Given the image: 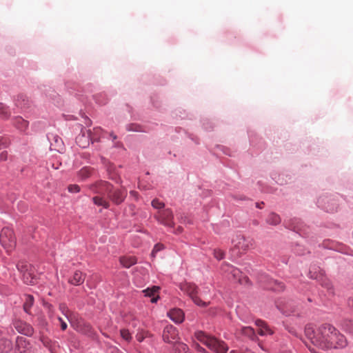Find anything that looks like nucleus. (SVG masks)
<instances>
[{
	"mask_svg": "<svg viewBox=\"0 0 353 353\" xmlns=\"http://www.w3.org/2000/svg\"><path fill=\"white\" fill-rule=\"evenodd\" d=\"M334 327L330 324H323L318 327L308 324L305 328V334L310 342L323 350H327L328 345H331V339L334 335Z\"/></svg>",
	"mask_w": 353,
	"mask_h": 353,
	"instance_id": "f257e3e1",
	"label": "nucleus"
},
{
	"mask_svg": "<svg viewBox=\"0 0 353 353\" xmlns=\"http://www.w3.org/2000/svg\"><path fill=\"white\" fill-rule=\"evenodd\" d=\"M195 337L214 353H227L228 350V345L223 341L208 336L202 331L196 332Z\"/></svg>",
	"mask_w": 353,
	"mask_h": 353,
	"instance_id": "f03ea898",
	"label": "nucleus"
},
{
	"mask_svg": "<svg viewBox=\"0 0 353 353\" xmlns=\"http://www.w3.org/2000/svg\"><path fill=\"white\" fill-rule=\"evenodd\" d=\"M97 193L107 194V196L116 204L121 203L126 196L123 190H112V185L106 181H101L97 185Z\"/></svg>",
	"mask_w": 353,
	"mask_h": 353,
	"instance_id": "7ed1b4c3",
	"label": "nucleus"
},
{
	"mask_svg": "<svg viewBox=\"0 0 353 353\" xmlns=\"http://www.w3.org/2000/svg\"><path fill=\"white\" fill-rule=\"evenodd\" d=\"M222 271L228 274V275H231L230 279H232L234 281H236L241 285H249L250 279L248 277L245 276H242V272L236 268L232 266V265L223 263L221 265Z\"/></svg>",
	"mask_w": 353,
	"mask_h": 353,
	"instance_id": "20e7f679",
	"label": "nucleus"
},
{
	"mask_svg": "<svg viewBox=\"0 0 353 353\" xmlns=\"http://www.w3.org/2000/svg\"><path fill=\"white\" fill-rule=\"evenodd\" d=\"M179 288L181 291L187 294L194 301L195 304L199 306H207L208 303L201 301L198 296V288L194 283H182L180 284Z\"/></svg>",
	"mask_w": 353,
	"mask_h": 353,
	"instance_id": "39448f33",
	"label": "nucleus"
},
{
	"mask_svg": "<svg viewBox=\"0 0 353 353\" xmlns=\"http://www.w3.org/2000/svg\"><path fill=\"white\" fill-rule=\"evenodd\" d=\"M0 243L7 252L11 251L16 245L13 230L8 228H3L0 234Z\"/></svg>",
	"mask_w": 353,
	"mask_h": 353,
	"instance_id": "423d86ee",
	"label": "nucleus"
},
{
	"mask_svg": "<svg viewBox=\"0 0 353 353\" xmlns=\"http://www.w3.org/2000/svg\"><path fill=\"white\" fill-rule=\"evenodd\" d=\"M91 142L98 141V138L92 135L90 129H82L81 133L76 137V143L81 148L88 147Z\"/></svg>",
	"mask_w": 353,
	"mask_h": 353,
	"instance_id": "0eeeda50",
	"label": "nucleus"
},
{
	"mask_svg": "<svg viewBox=\"0 0 353 353\" xmlns=\"http://www.w3.org/2000/svg\"><path fill=\"white\" fill-rule=\"evenodd\" d=\"M154 217L160 223L165 226L172 227L174 225L173 214L170 209L159 211Z\"/></svg>",
	"mask_w": 353,
	"mask_h": 353,
	"instance_id": "6e6552de",
	"label": "nucleus"
},
{
	"mask_svg": "<svg viewBox=\"0 0 353 353\" xmlns=\"http://www.w3.org/2000/svg\"><path fill=\"white\" fill-rule=\"evenodd\" d=\"M332 335H334V336H332L330 341H332L331 345L327 346V349H332V348H343L346 347L347 345V340L342 334H341L335 327L334 331L332 332Z\"/></svg>",
	"mask_w": 353,
	"mask_h": 353,
	"instance_id": "1a4fd4ad",
	"label": "nucleus"
},
{
	"mask_svg": "<svg viewBox=\"0 0 353 353\" xmlns=\"http://www.w3.org/2000/svg\"><path fill=\"white\" fill-rule=\"evenodd\" d=\"M16 353H34V350L29 341L23 336H18L16 341Z\"/></svg>",
	"mask_w": 353,
	"mask_h": 353,
	"instance_id": "9d476101",
	"label": "nucleus"
},
{
	"mask_svg": "<svg viewBox=\"0 0 353 353\" xmlns=\"http://www.w3.org/2000/svg\"><path fill=\"white\" fill-rule=\"evenodd\" d=\"M178 335L176 328L172 325H168L164 327L162 337L165 342L172 343L178 339Z\"/></svg>",
	"mask_w": 353,
	"mask_h": 353,
	"instance_id": "9b49d317",
	"label": "nucleus"
},
{
	"mask_svg": "<svg viewBox=\"0 0 353 353\" xmlns=\"http://www.w3.org/2000/svg\"><path fill=\"white\" fill-rule=\"evenodd\" d=\"M234 247L241 251H246L253 246L252 240L245 239L243 236H237L232 240Z\"/></svg>",
	"mask_w": 353,
	"mask_h": 353,
	"instance_id": "f8f14e48",
	"label": "nucleus"
},
{
	"mask_svg": "<svg viewBox=\"0 0 353 353\" xmlns=\"http://www.w3.org/2000/svg\"><path fill=\"white\" fill-rule=\"evenodd\" d=\"M13 326L18 332L26 336H31L34 332L32 327L21 320L14 321Z\"/></svg>",
	"mask_w": 353,
	"mask_h": 353,
	"instance_id": "ddd939ff",
	"label": "nucleus"
},
{
	"mask_svg": "<svg viewBox=\"0 0 353 353\" xmlns=\"http://www.w3.org/2000/svg\"><path fill=\"white\" fill-rule=\"evenodd\" d=\"M310 276L312 279L318 280L321 285L326 288L328 290H332V285L330 282L325 277L323 271L320 270L319 273L316 274V272L310 270Z\"/></svg>",
	"mask_w": 353,
	"mask_h": 353,
	"instance_id": "4468645a",
	"label": "nucleus"
},
{
	"mask_svg": "<svg viewBox=\"0 0 353 353\" xmlns=\"http://www.w3.org/2000/svg\"><path fill=\"white\" fill-rule=\"evenodd\" d=\"M168 316L175 323H181L184 321L185 314L182 310L173 308L168 312Z\"/></svg>",
	"mask_w": 353,
	"mask_h": 353,
	"instance_id": "2eb2a0df",
	"label": "nucleus"
},
{
	"mask_svg": "<svg viewBox=\"0 0 353 353\" xmlns=\"http://www.w3.org/2000/svg\"><path fill=\"white\" fill-rule=\"evenodd\" d=\"M256 325L259 327L258 333L261 336H267L273 334V330L262 320H256Z\"/></svg>",
	"mask_w": 353,
	"mask_h": 353,
	"instance_id": "dca6fc26",
	"label": "nucleus"
},
{
	"mask_svg": "<svg viewBox=\"0 0 353 353\" xmlns=\"http://www.w3.org/2000/svg\"><path fill=\"white\" fill-rule=\"evenodd\" d=\"M159 290L157 286H153L152 288H147L142 291L145 296L151 297V302L156 303L159 299V296L156 295Z\"/></svg>",
	"mask_w": 353,
	"mask_h": 353,
	"instance_id": "f3484780",
	"label": "nucleus"
},
{
	"mask_svg": "<svg viewBox=\"0 0 353 353\" xmlns=\"http://www.w3.org/2000/svg\"><path fill=\"white\" fill-rule=\"evenodd\" d=\"M12 349V343L11 341L6 337H2L0 339V352L8 353Z\"/></svg>",
	"mask_w": 353,
	"mask_h": 353,
	"instance_id": "a211bd4d",
	"label": "nucleus"
},
{
	"mask_svg": "<svg viewBox=\"0 0 353 353\" xmlns=\"http://www.w3.org/2000/svg\"><path fill=\"white\" fill-rule=\"evenodd\" d=\"M85 281V276L81 272L76 271L72 277L69 280V283L74 285H79Z\"/></svg>",
	"mask_w": 353,
	"mask_h": 353,
	"instance_id": "6ab92c4d",
	"label": "nucleus"
},
{
	"mask_svg": "<svg viewBox=\"0 0 353 353\" xmlns=\"http://www.w3.org/2000/svg\"><path fill=\"white\" fill-rule=\"evenodd\" d=\"M99 196H96L93 197L92 200L95 205L103 206L104 208H109V202L104 198L105 195L107 194H99Z\"/></svg>",
	"mask_w": 353,
	"mask_h": 353,
	"instance_id": "aec40b11",
	"label": "nucleus"
},
{
	"mask_svg": "<svg viewBox=\"0 0 353 353\" xmlns=\"http://www.w3.org/2000/svg\"><path fill=\"white\" fill-rule=\"evenodd\" d=\"M14 125L21 131H24L28 128V121L24 120L22 117H17L14 118Z\"/></svg>",
	"mask_w": 353,
	"mask_h": 353,
	"instance_id": "412c9836",
	"label": "nucleus"
},
{
	"mask_svg": "<svg viewBox=\"0 0 353 353\" xmlns=\"http://www.w3.org/2000/svg\"><path fill=\"white\" fill-rule=\"evenodd\" d=\"M239 332L252 340H255L256 339V336L255 334L254 330L251 327H243L240 329Z\"/></svg>",
	"mask_w": 353,
	"mask_h": 353,
	"instance_id": "4be33fe9",
	"label": "nucleus"
},
{
	"mask_svg": "<svg viewBox=\"0 0 353 353\" xmlns=\"http://www.w3.org/2000/svg\"><path fill=\"white\" fill-rule=\"evenodd\" d=\"M121 264L125 268H130L137 263V259L134 256H123L120 258Z\"/></svg>",
	"mask_w": 353,
	"mask_h": 353,
	"instance_id": "5701e85b",
	"label": "nucleus"
},
{
	"mask_svg": "<svg viewBox=\"0 0 353 353\" xmlns=\"http://www.w3.org/2000/svg\"><path fill=\"white\" fill-rule=\"evenodd\" d=\"M60 312L66 317V319L71 321L72 312L69 310L65 303H60L59 306Z\"/></svg>",
	"mask_w": 353,
	"mask_h": 353,
	"instance_id": "b1692460",
	"label": "nucleus"
},
{
	"mask_svg": "<svg viewBox=\"0 0 353 353\" xmlns=\"http://www.w3.org/2000/svg\"><path fill=\"white\" fill-rule=\"evenodd\" d=\"M34 303V297L32 295H25L23 309L26 313H30V309Z\"/></svg>",
	"mask_w": 353,
	"mask_h": 353,
	"instance_id": "393cba45",
	"label": "nucleus"
},
{
	"mask_svg": "<svg viewBox=\"0 0 353 353\" xmlns=\"http://www.w3.org/2000/svg\"><path fill=\"white\" fill-rule=\"evenodd\" d=\"M281 218L279 216V215H278L276 213H274V212H272L270 213L268 218H267V223L270 224V225H276L278 224H279L281 223Z\"/></svg>",
	"mask_w": 353,
	"mask_h": 353,
	"instance_id": "a878e982",
	"label": "nucleus"
},
{
	"mask_svg": "<svg viewBox=\"0 0 353 353\" xmlns=\"http://www.w3.org/2000/svg\"><path fill=\"white\" fill-rule=\"evenodd\" d=\"M94 170L91 168L84 167L79 172V176L81 179H85L90 177L92 174Z\"/></svg>",
	"mask_w": 353,
	"mask_h": 353,
	"instance_id": "bb28decb",
	"label": "nucleus"
},
{
	"mask_svg": "<svg viewBox=\"0 0 353 353\" xmlns=\"http://www.w3.org/2000/svg\"><path fill=\"white\" fill-rule=\"evenodd\" d=\"M22 279L23 282L26 284L32 285L34 283V278L32 275L31 270H28L27 272H24L23 274H22Z\"/></svg>",
	"mask_w": 353,
	"mask_h": 353,
	"instance_id": "cd10ccee",
	"label": "nucleus"
},
{
	"mask_svg": "<svg viewBox=\"0 0 353 353\" xmlns=\"http://www.w3.org/2000/svg\"><path fill=\"white\" fill-rule=\"evenodd\" d=\"M17 268L22 274H23L24 272H28V270L32 268L31 265L26 261L19 262L17 265Z\"/></svg>",
	"mask_w": 353,
	"mask_h": 353,
	"instance_id": "c85d7f7f",
	"label": "nucleus"
},
{
	"mask_svg": "<svg viewBox=\"0 0 353 353\" xmlns=\"http://www.w3.org/2000/svg\"><path fill=\"white\" fill-rule=\"evenodd\" d=\"M267 288L274 291H280L284 289V285L277 281H271L270 286H268Z\"/></svg>",
	"mask_w": 353,
	"mask_h": 353,
	"instance_id": "c756f323",
	"label": "nucleus"
},
{
	"mask_svg": "<svg viewBox=\"0 0 353 353\" xmlns=\"http://www.w3.org/2000/svg\"><path fill=\"white\" fill-rule=\"evenodd\" d=\"M176 353H190L188 345L183 343H177L175 346Z\"/></svg>",
	"mask_w": 353,
	"mask_h": 353,
	"instance_id": "7c9ffc66",
	"label": "nucleus"
},
{
	"mask_svg": "<svg viewBox=\"0 0 353 353\" xmlns=\"http://www.w3.org/2000/svg\"><path fill=\"white\" fill-rule=\"evenodd\" d=\"M10 115L8 107L2 103H0V116L3 119H8Z\"/></svg>",
	"mask_w": 353,
	"mask_h": 353,
	"instance_id": "2f4dec72",
	"label": "nucleus"
},
{
	"mask_svg": "<svg viewBox=\"0 0 353 353\" xmlns=\"http://www.w3.org/2000/svg\"><path fill=\"white\" fill-rule=\"evenodd\" d=\"M120 334L122 339L128 342H130L132 339L131 334L127 329H121L120 330Z\"/></svg>",
	"mask_w": 353,
	"mask_h": 353,
	"instance_id": "473e14b6",
	"label": "nucleus"
},
{
	"mask_svg": "<svg viewBox=\"0 0 353 353\" xmlns=\"http://www.w3.org/2000/svg\"><path fill=\"white\" fill-rule=\"evenodd\" d=\"M152 205L154 208L161 209L164 207V203L159 201L158 199H155L152 201Z\"/></svg>",
	"mask_w": 353,
	"mask_h": 353,
	"instance_id": "72a5a7b5",
	"label": "nucleus"
},
{
	"mask_svg": "<svg viewBox=\"0 0 353 353\" xmlns=\"http://www.w3.org/2000/svg\"><path fill=\"white\" fill-rule=\"evenodd\" d=\"M91 130H92V135L94 136L95 137H97L98 138V141H99V139H100V136H101V132H102L101 128L97 127V128H94Z\"/></svg>",
	"mask_w": 353,
	"mask_h": 353,
	"instance_id": "f704fd0d",
	"label": "nucleus"
},
{
	"mask_svg": "<svg viewBox=\"0 0 353 353\" xmlns=\"http://www.w3.org/2000/svg\"><path fill=\"white\" fill-rule=\"evenodd\" d=\"M163 248H164V246L163 244H160V243L156 244L152 250V256H154L157 252H158L160 250H162Z\"/></svg>",
	"mask_w": 353,
	"mask_h": 353,
	"instance_id": "c9c22d12",
	"label": "nucleus"
},
{
	"mask_svg": "<svg viewBox=\"0 0 353 353\" xmlns=\"http://www.w3.org/2000/svg\"><path fill=\"white\" fill-rule=\"evenodd\" d=\"M224 255H225L224 252L221 250H214V256L218 260H221V259H223Z\"/></svg>",
	"mask_w": 353,
	"mask_h": 353,
	"instance_id": "e433bc0d",
	"label": "nucleus"
},
{
	"mask_svg": "<svg viewBox=\"0 0 353 353\" xmlns=\"http://www.w3.org/2000/svg\"><path fill=\"white\" fill-rule=\"evenodd\" d=\"M68 191L72 193L79 192L80 187L78 185H70L68 186Z\"/></svg>",
	"mask_w": 353,
	"mask_h": 353,
	"instance_id": "4c0bfd02",
	"label": "nucleus"
},
{
	"mask_svg": "<svg viewBox=\"0 0 353 353\" xmlns=\"http://www.w3.org/2000/svg\"><path fill=\"white\" fill-rule=\"evenodd\" d=\"M44 307L48 310L49 316H50V317H51L54 313L53 306L48 303H44Z\"/></svg>",
	"mask_w": 353,
	"mask_h": 353,
	"instance_id": "58836bf2",
	"label": "nucleus"
},
{
	"mask_svg": "<svg viewBox=\"0 0 353 353\" xmlns=\"http://www.w3.org/2000/svg\"><path fill=\"white\" fill-rule=\"evenodd\" d=\"M139 128H140V127L136 124H131L128 127V130L137 131V132L141 131V130Z\"/></svg>",
	"mask_w": 353,
	"mask_h": 353,
	"instance_id": "ea45409f",
	"label": "nucleus"
},
{
	"mask_svg": "<svg viewBox=\"0 0 353 353\" xmlns=\"http://www.w3.org/2000/svg\"><path fill=\"white\" fill-rule=\"evenodd\" d=\"M8 159V152L6 151H3L0 154V161H5Z\"/></svg>",
	"mask_w": 353,
	"mask_h": 353,
	"instance_id": "a19ab883",
	"label": "nucleus"
},
{
	"mask_svg": "<svg viewBox=\"0 0 353 353\" xmlns=\"http://www.w3.org/2000/svg\"><path fill=\"white\" fill-rule=\"evenodd\" d=\"M195 348L196 349V350L198 352H200L201 353H207L206 350L203 347L199 345V344L195 345Z\"/></svg>",
	"mask_w": 353,
	"mask_h": 353,
	"instance_id": "79ce46f5",
	"label": "nucleus"
},
{
	"mask_svg": "<svg viewBox=\"0 0 353 353\" xmlns=\"http://www.w3.org/2000/svg\"><path fill=\"white\" fill-rule=\"evenodd\" d=\"M347 331H348L350 333L352 334H353V323H350V324H348L347 325V328H346Z\"/></svg>",
	"mask_w": 353,
	"mask_h": 353,
	"instance_id": "37998d69",
	"label": "nucleus"
},
{
	"mask_svg": "<svg viewBox=\"0 0 353 353\" xmlns=\"http://www.w3.org/2000/svg\"><path fill=\"white\" fill-rule=\"evenodd\" d=\"M60 325H61V329L63 331L65 330L68 327L67 323L65 321H61V323H60Z\"/></svg>",
	"mask_w": 353,
	"mask_h": 353,
	"instance_id": "c03bdc74",
	"label": "nucleus"
},
{
	"mask_svg": "<svg viewBox=\"0 0 353 353\" xmlns=\"http://www.w3.org/2000/svg\"><path fill=\"white\" fill-rule=\"evenodd\" d=\"M136 337L139 342H141L144 339L145 336L142 333H139L137 334Z\"/></svg>",
	"mask_w": 353,
	"mask_h": 353,
	"instance_id": "a18cd8bd",
	"label": "nucleus"
},
{
	"mask_svg": "<svg viewBox=\"0 0 353 353\" xmlns=\"http://www.w3.org/2000/svg\"><path fill=\"white\" fill-rule=\"evenodd\" d=\"M242 353H254V352H252L251 350H245Z\"/></svg>",
	"mask_w": 353,
	"mask_h": 353,
	"instance_id": "49530a36",
	"label": "nucleus"
},
{
	"mask_svg": "<svg viewBox=\"0 0 353 353\" xmlns=\"http://www.w3.org/2000/svg\"><path fill=\"white\" fill-rule=\"evenodd\" d=\"M350 305H351L352 307H353V299L350 301Z\"/></svg>",
	"mask_w": 353,
	"mask_h": 353,
	"instance_id": "de8ad7c7",
	"label": "nucleus"
},
{
	"mask_svg": "<svg viewBox=\"0 0 353 353\" xmlns=\"http://www.w3.org/2000/svg\"><path fill=\"white\" fill-rule=\"evenodd\" d=\"M58 320L60 322V323H61V321H63V319L61 317H58Z\"/></svg>",
	"mask_w": 353,
	"mask_h": 353,
	"instance_id": "09e8293b",
	"label": "nucleus"
},
{
	"mask_svg": "<svg viewBox=\"0 0 353 353\" xmlns=\"http://www.w3.org/2000/svg\"><path fill=\"white\" fill-rule=\"evenodd\" d=\"M110 136L112 137L113 139H117V136H115V135L111 134Z\"/></svg>",
	"mask_w": 353,
	"mask_h": 353,
	"instance_id": "8fccbe9b",
	"label": "nucleus"
},
{
	"mask_svg": "<svg viewBox=\"0 0 353 353\" xmlns=\"http://www.w3.org/2000/svg\"><path fill=\"white\" fill-rule=\"evenodd\" d=\"M181 231H182L181 228H178V232H181Z\"/></svg>",
	"mask_w": 353,
	"mask_h": 353,
	"instance_id": "3c124183",
	"label": "nucleus"
},
{
	"mask_svg": "<svg viewBox=\"0 0 353 353\" xmlns=\"http://www.w3.org/2000/svg\"><path fill=\"white\" fill-rule=\"evenodd\" d=\"M3 332H4V330H2L0 329V334H3Z\"/></svg>",
	"mask_w": 353,
	"mask_h": 353,
	"instance_id": "603ef678",
	"label": "nucleus"
},
{
	"mask_svg": "<svg viewBox=\"0 0 353 353\" xmlns=\"http://www.w3.org/2000/svg\"><path fill=\"white\" fill-rule=\"evenodd\" d=\"M257 207H258V208H261V205H259V204H257Z\"/></svg>",
	"mask_w": 353,
	"mask_h": 353,
	"instance_id": "864d4df0",
	"label": "nucleus"
}]
</instances>
